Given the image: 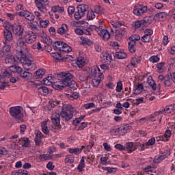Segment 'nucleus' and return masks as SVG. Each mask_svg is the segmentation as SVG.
<instances>
[{
	"label": "nucleus",
	"instance_id": "obj_1",
	"mask_svg": "<svg viewBox=\"0 0 175 175\" xmlns=\"http://www.w3.org/2000/svg\"><path fill=\"white\" fill-rule=\"evenodd\" d=\"M75 111L76 109L73 106L70 105H63L59 113H55L51 116V120L52 124L54 126H58L59 129H61L62 126H61L59 118H62V120L64 122H69L73 118Z\"/></svg>",
	"mask_w": 175,
	"mask_h": 175
},
{
	"label": "nucleus",
	"instance_id": "obj_2",
	"mask_svg": "<svg viewBox=\"0 0 175 175\" xmlns=\"http://www.w3.org/2000/svg\"><path fill=\"white\" fill-rule=\"evenodd\" d=\"M5 62L6 64L21 62L24 68L25 66L29 68L32 65V62H33V55L27 51H23L22 49L19 51L16 50L15 56L10 55L5 57Z\"/></svg>",
	"mask_w": 175,
	"mask_h": 175
},
{
	"label": "nucleus",
	"instance_id": "obj_3",
	"mask_svg": "<svg viewBox=\"0 0 175 175\" xmlns=\"http://www.w3.org/2000/svg\"><path fill=\"white\" fill-rule=\"evenodd\" d=\"M55 76L58 80L62 81L65 87H68V88H70L72 91L77 90L76 88L77 85L76 84V81L73 80V75H72V73L62 72L56 73Z\"/></svg>",
	"mask_w": 175,
	"mask_h": 175
},
{
	"label": "nucleus",
	"instance_id": "obj_4",
	"mask_svg": "<svg viewBox=\"0 0 175 175\" xmlns=\"http://www.w3.org/2000/svg\"><path fill=\"white\" fill-rule=\"evenodd\" d=\"M51 56L53 58V62H72L73 57L72 55H66L64 56L62 53H58V52H53L51 53Z\"/></svg>",
	"mask_w": 175,
	"mask_h": 175
},
{
	"label": "nucleus",
	"instance_id": "obj_5",
	"mask_svg": "<svg viewBox=\"0 0 175 175\" xmlns=\"http://www.w3.org/2000/svg\"><path fill=\"white\" fill-rule=\"evenodd\" d=\"M172 155V150L170 149H164L159 151V155L157 158V157H154L153 159L154 163H161L163 161H165L166 158H169Z\"/></svg>",
	"mask_w": 175,
	"mask_h": 175
},
{
	"label": "nucleus",
	"instance_id": "obj_6",
	"mask_svg": "<svg viewBox=\"0 0 175 175\" xmlns=\"http://www.w3.org/2000/svg\"><path fill=\"white\" fill-rule=\"evenodd\" d=\"M21 106H15L11 107L10 108V114L14 118H16V120H21L24 118V113L21 112Z\"/></svg>",
	"mask_w": 175,
	"mask_h": 175
},
{
	"label": "nucleus",
	"instance_id": "obj_7",
	"mask_svg": "<svg viewBox=\"0 0 175 175\" xmlns=\"http://www.w3.org/2000/svg\"><path fill=\"white\" fill-rule=\"evenodd\" d=\"M77 11L75 13V18L76 20H80L81 17L85 16V12L88 11V5L85 4H81L77 7Z\"/></svg>",
	"mask_w": 175,
	"mask_h": 175
},
{
	"label": "nucleus",
	"instance_id": "obj_8",
	"mask_svg": "<svg viewBox=\"0 0 175 175\" xmlns=\"http://www.w3.org/2000/svg\"><path fill=\"white\" fill-rule=\"evenodd\" d=\"M3 27H5L6 28H8L9 29H12L13 33L16 35V36H21L22 35H24V27H21V25H6L5 23L3 25Z\"/></svg>",
	"mask_w": 175,
	"mask_h": 175
},
{
	"label": "nucleus",
	"instance_id": "obj_9",
	"mask_svg": "<svg viewBox=\"0 0 175 175\" xmlns=\"http://www.w3.org/2000/svg\"><path fill=\"white\" fill-rule=\"evenodd\" d=\"M89 75L90 79H94V77H98V79H105V75H103V73L100 72V68H99V67L97 66L91 67Z\"/></svg>",
	"mask_w": 175,
	"mask_h": 175
},
{
	"label": "nucleus",
	"instance_id": "obj_10",
	"mask_svg": "<svg viewBox=\"0 0 175 175\" xmlns=\"http://www.w3.org/2000/svg\"><path fill=\"white\" fill-rule=\"evenodd\" d=\"M96 32H98V35L101 36L103 40H109L110 39V33L107 29H105V28L102 26L98 27L95 28Z\"/></svg>",
	"mask_w": 175,
	"mask_h": 175
},
{
	"label": "nucleus",
	"instance_id": "obj_11",
	"mask_svg": "<svg viewBox=\"0 0 175 175\" xmlns=\"http://www.w3.org/2000/svg\"><path fill=\"white\" fill-rule=\"evenodd\" d=\"M148 10L146 5L142 4H137L134 7L133 13L135 16H143Z\"/></svg>",
	"mask_w": 175,
	"mask_h": 175
},
{
	"label": "nucleus",
	"instance_id": "obj_12",
	"mask_svg": "<svg viewBox=\"0 0 175 175\" xmlns=\"http://www.w3.org/2000/svg\"><path fill=\"white\" fill-rule=\"evenodd\" d=\"M114 29L116 33H118V35H123L124 36V35L126 34V31H125V26L120 22H116L114 23Z\"/></svg>",
	"mask_w": 175,
	"mask_h": 175
},
{
	"label": "nucleus",
	"instance_id": "obj_13",
	"mask_svg": "<svg viewBox=\"0 0 175 175\" xmlns=\"http://www.w3.org/2000/svg\"><path fill=\"white\" fill-rule=\"evenodd\" d=\"M36 40V36L31 35L27 39L20 38L18 40L17 44H25V43H28L29 44H31L33 43Z\"/></svg>",
	"mask_w": 175,
	"mask_h": 175
},
{
	"label": "nucleus",
	"instance_id": "obj_14",
	"mask_svg": "<svg viewBox=\"0 0 175 175\" xmlns=\"http://www.w3.org/2000/svg\"><path fill=\"white\" fill-rule=\"evenodd\" d=\"M100 57H101V62H103V64H105L106 65H110V64L111 63V58H112V56L111 54H109L107 52L102 53Z\"/></svg>",
	"mask_w": 175,
	"mask_h": 175
},
{
	"label": "nucleus",
	"instance_id": "obj_15",
	"mask_svg": "<svg viewBox=\"0 0 175 175\" xmlns=\"http://www.w3.org/2000/svg\"><path fill=\"white\" fill-rule=\"evenodd\" d=\"M72 51V47L69 44H62V48L59 47L58 54L65 55V53H70Z\"/></svg>",
	"mask_w": 175,
	"mask_h": 175
},
{
	"label": "nucleus",
	"instance_id": "obj_16",
	"mask_svg": "<svg viewBox=\"0 0 175 175\" xmlns=\"http://www.w3.org/2000/svg\"><path fill=\"white\" fill-rule=\"evenodd\" d=\"M114 58L116 59H125L128 58V55L126 53L120 51H116L113 53Z\"/></svg>",
	"mask_w": 175,
	"mask_h": 175
},
{
	"label": "nucleus",
	"instance_id": "obj_17",
	"mask_svg": "<svg viewBox=\"0 0 175 175\" xmlns=\"http://www.w3.org/2000/svg\"><path fill=\"white\" fill-rule=\"evenodd\" d=\"M37 91L38 94L43 96H46V95H49V94H50V90H49V88L43 85H41L40 87L38 88Z\"/></svg>",
	"mask_w": 175,
	"mask_h": 175
},
{
	"label": "nucleus",
	"instance_id": "obj_18",
	"mask_svg": "<svg viewBox=\"0 0 175 175\" xmlns=\"http://www.w3.org/2000/svg\"><path fill=\"white\" fill-rule=\"evenodd\" d=\"M46 74V70L44 68H40L33 75V79H42L43 75Z\"/></svg>",
	"mask_w": 175,
	"mask_h": 175
},
{
	"label": "nucleus",
	"instance_id": "obj_19",
	"mask_svg": "<svg viewBox=\"0 0 175 175\" xmlns=\"http://www.w3.org/2000/svg\"><path fill=\"white\" fill-rule=\"evenodd\" d=\"M36 5L38 8V10H40L42 13H47V8H46L45 3H42V2L36 0Z\"/></svg>",
	"mask_w": 175,
	"mask_h": 175
},
{
	"label": "nucleus",
	"instance_id": "obj_20",
	"mask_svg": "<svg viewBox=\"0 0 175 175\" xmlns=\"http://www.w3.org/2000/svg\"><path fill=\"white\" fill-rule=\"evenodd\" d=\"M4 35H5V40H3V43L4 44H6V43H9L12 39H13V36L12 34V32L10 31H8V29L4 31Z\"/></svg>",
	"mask_w": 175,
	"mask_h": 175
},
{
	"label": "nucleus",
	"instance_id": "obj_21",
	"mask_svg": "<svg viewBox=\"0 0 175 175\" xmlns=\"http://www.w3.org/2000/svg\"><path fill=\"white\" fill-rule=\"evenodd\" d=\"M20 76L25 81H28L31 80L33 77L32 73H31L29 72H27L25 70H23V72L20 75Z\"/></svg>",
	"mask_w": 175,
	"mask_h": 175
},
{
	"label": "nucleus",
	"instance_id": "obj_22",
	"mask_svg": "<svg viewBox=\"0 0 175 175\" xmlns=\"http://www.w3.org/2000/svg\"><path fill=\"white\" fill-rule=\"evenodd\" d=\"M167 16V14H166V12H160V13L156 14L154 16L153 20L154 21H159V20H164V18H166Z\"/></svg>",
	"mask_w": 175,
	"mask_h": 175
},
{
	"label": "nucleus",
	"instance_id": "obj_23",
	"mask_svg": "<svg viewBox=\"0 0 175 175\" xmlns=\"http://www.w3.org/2000/svg\"><path fill=\"white\" fill-rule=\"evenodd\" d=\"M140 58H142V57H133L130 60V64L134 68H137V65L142 62V59Z\"/></svg>",
	"mask_w": 175,
	"mask_h": 175
},
{
	"label": "nucleus",
	"instance_id": "obj_24",
	"mask_svg": "<svg viewBox=\"0 0 175 175\" xmlns=\"http://www.w3.org/2000/svg\"><path fill=\"white\" fill-rule=\"evenodd\" d=\"M11 175H31L29 174V172L23 170V169H21L17 170H14L12 172Z\"/></svg>",
	"mask_w": 175,
	"mask_h": 175
},
{
	"label": "nucleus",
	"instance_id": "obj_25",
	"mask_svg": "<svg viewBox=\"0 0 175 175\" xmlns=\"http://www.w3.org/2000/svg\"><path fill=\"white\" fill-rule=\"evenodd\" d=\"M125 148L129 150V154H131V152H133L137 148L136 146H133V142H126Z\"/></svg>",
	"mask_w": 175,
	"mask_h": 175
},
{
	"label": "nucleus",
	"instance_id": "obj_26",
	"mask_svg": "<svg viewBox=\"0 0 175 175\" xmlns=\"http://www.w3.org/2000/svg\"><path fill=\"white\" fill-rule=\"evenodd\" d=\"M41 128L42 131L44 135H49L50 133V130H49V127L47 126V121L44 120L42 122H41Z\"/></svg>",
	"mask_w": 175,
	"mask_h": 175
},
{
	"label": "nucleus",
	"instance_id": "obj_27",
	"mask_svg": "<svg viewBox=\"0 0 175 175\" xmlns=\"http://www.w3.org/2000/svg\"><path fill=\"white\" fill-rule=\"evenodd\" d=\"M10 70L13 72L14 73H17L19 75V76L22 74V72L24 71L21 67L19 66H12L10 67Z\"/></svg>",
	"mask_w": 175,
	"mask_h": 175
},
{
	"label": "nucleus",
	"instance_id": "obj_28",
	"mask_svg": "<svg viewBox=\"0 0 175 175\" xmlns=\"http://www.w3.org/2000/svg\"><path fill=\"white\" fill-rule=\"evenodd\" d=\"M76 64L78 68H83V66H85V59L84 57H79L77 58Z\"/></svg>",
	"mask_w": 175,
	"mask_h": 175
},
{
	"label": "nucleus",
	"instance_id": "obj_29",
	"mask_svg": "<svg viewBox=\"0 0 175 175\" xmlns=\"http://www.w3.org/2000/svg\"><path fill=\"white\" fill-rule=\"evenodd\" d=\"M31 28L36 29L35 33H36V35H42L43 33V29H42V28L39 27L38 24L35 25L33 23H31Z\"/></svg>",
	"mask_w": 175,
	"mask_h": 175
},
{
	"label": "nucleus",
	"instance_id": "obj_30",
	"mask_svg": "<svg viewBox=\"0 0 175 175\" xmlns=\"http://www.w3.org/2000/svg\"><path fill=\"white\" fill-rule=\"evenodd\" d=\"M131 128H132V126L128 124H124L122 128L121 129L122 136H124V135L128 133V132H129V131H131Z\"/></svg>",
	"mask_w": 175,
	"mask_h": 175
},
{
	"label": "nucleus",
	"instance_id": "obj_31",
	"mask_svg": "<svg viewBox=\"0 0 175 175\" xmlns=\"http://www.w3.org/2000/svg\"><path fill=\"white\" fill-rule=\"evenodd\" d=\"M130 42H129L128 44H136V42L137 40H140V36L139 35H133L130 37Z\"/></svg>",
	"mask_w": 175,
	"mask_h": 175
},
{
	"label": "nucleus",
	"instance_id": "obj_32",
	"mask_svg": "<svg viewBox=\"0 0 175 175\" xmlns=\"http://www.w3.org/2000/svg\"><path fill=\"white\" fill-rule=\"evenodd\" d=\"M172 77H170V75H165V80L163 81L164 87H170L172 85Z\"/></svg>",
	"mask_w": 175,
	"mask_h": 175
},
{
	"label": "nucleus",
	"instance_id": "obj_33",
	"mask_svg": "<svg viewBox=\"0 0 175 175\" xmlns=\"http://www.w3.org/2000/svg\"><path fill=\"white\" fill-rule=\"evenodd\" d=\"M142 25H149L152 23V16H146L142 20Z\"/></svg>",
	"mask_w": 175,
	"mask_h": 175
},
{
	"label": "nucleus",
	"instance_id": "obj_34",
	"mask_svg": "<svg viewBox=\"0 0 175 175\" xmlns=\"http://www.w3.org/2000/svg\"><path fill=\"white\" fill-rule=\"evenodd\" d=\"M68 31V25L66 24H62L61 27L57 29V33L64 35Z\"/></svg>",
	"mask_w": 175,
	"mask_h": 175
},
{
	"label": "nucleus",
	"instance_id": "obj_35",
	"mask_svg": "<svg viewBox=\"0 0 175 175\" xmlns=\"http://www.w3.org/2000/svg\"><path fill=\"white\" fill-rule=\"evenodd\" d=\"M22 142H23V144H22V147L27 148L29 147V144L31 143V141L29 140V138L27 137H21Z\"/></svg>",
	"mask_w": 175,
	"mask_h": 175
},
{
	"label": "nucleus",
	"instance_id": "obj_36",
	"mask_svg": "<svg viewBox=\"0 0 175 175\" xmlns=\"http://www.w3.org/2000/svg\"><path fill=\"white\" fill-rule=\"evenodd\" d=\"M95 144V142H94L93 139H90L89 141V145H88L85 148V150L84 152H87V151L88 152H90V151H91V150H92V147H94Z\"/></svg>",
	"mask_w": 175,
	"mask_h": 175
},
{
	"label": "nucleus",
	"instance_id": "obj_37",
	"mask_svg": "<svg viewBox=\"0 0 175 175\" xmlns=\"http://www.w3.org/2000/svg\"><path fill=\"white\" fill-rule=\"evenodd\" d=\"M101 169L103 170H105L109 174H111L112 173H116V172H117V168L116 167H102Z\"/></svg>",
	"mask_w": 175,
	"mask_h": 175
},
{
	"label": "nucleus",
	"instance_id": "obj_38",
	"mask_svg": "<svg viewBox=\"0 0 175 175\" xmlns=\"http://www.w3.org/2000/svg\"><path fill=\"white\" fill-rule=\"evenodd\" d=\"M103 79L98 78V77H93L92 80V84L93 87H99V84H100V80Z\"/></svg>",
	"mask_w": 175,
	"mask_h": 175
},
{
	"label": "nucleus",
	"instance_id": "obj_39",
	"mask_svg": "<svg viewBox=\"0 0 175 175\" xmlns=\"http://www.w3.org/2000/svg\"><path fill=\"white\" fill-rule=\"evenodd\" d=\"M94 12L97 13V14H104L105 10L100 5H96L94 7Z\"/></svg>",
	"mask_w": 175,
	"mask_h": 175
},
{
	"label": "nucleus",
	"instance_id": "obj_40",
	"mask_svg": "<svg viewBox=\"0 0 175 175\" xmlns=\"http://www.w3.org/2000/svg\"><path fill=\"white\" fill-rule=\"evenodd\" d=\"M52 87H53V88H54V90H56L57 91H62V90H64V88H65L64 85H59V83L58 82H55L52 85Z\"/></svg>",
	"mask_w": 175,
	"mask_h": 175
},
{
	"label": "nucleus",
	"instance_id": "obj_41",
	"mask_svg": "<svg viewBox=\"0 0 175 175\" xmlns=\"http://www.w3.org/2000/svg\"><path fill=\"white\" fill-rule=\"evenodd\" d=\"M68 150L70 154H75V155L80 154V148H70L68 149Z\"/></svg>",
	"mask_w": 175,
	"mask_h": 175
},
{
	"label": "nucleus",
	"instance_id": "obj_42",
	"mask_svg": "<svg viewBox=\"0 0 175 175\" xmlns=\"http://www.w3.org/2000/svg\"><path fill=\"white\" fill-rule=\"evenodd\" d=\"M95 18V13L93 10H89L87 13V19L88 20H94Z\"/></svg>",
	"mask_w": 175,
	"mask_h": 175
},
{
	"label": "nucleus",
	"instance_id": "obj_43",
	"mask_svg": "<svg viewBox=\"0 0 175 175\" xmlns=\"http://www.w3.org/2000/svg\"><path fill=\"white\" fill-rule=\"evenodd\" d=\"M137 146L139 147L140 148L139 149V151L143 152L145 150H147L148 148V145L146 144V143H140L139 142L137 144Z\"/></svg>",
	"mask_w": 175,
	"mask_h": 175
},
{
	"label": "nucleus",
	"instance_id": "obj_44",
	"mask_svg": "<svg viewBox=\"0 0 175 175\" xmlns=\"http://www.w3.org/2000/svg\"><path fill=\"white\" fill-rule=\"evenodd\" d=\"M42 41L46 44H53V40H51L50 37L49 36L42 38Z\"/></svg>",
	"mask_w": 175,
	"mask_h": 175
},
{
	"label": "nucleus",
	"instance_id": "obj_45",
	"mask_svg": "<svg viewBox=\"0 0 175 175\" xmlns=\"http://www.w3.org/2000/svg\"><path fill=\"white\" fill-rule=\"evenodd\" d=\"M159 57L157 55H152L149 58V61L152 62V64H155L157 62H159Z\"/></svg>",
	"mask_w": 175,
	"mask_h": 175
},
{
	"label": "nucleus",
	"instance_id": "obj_46",
	"mask_svg": "<svg viewBox=\"0 0 175 175\" xmlns=\"http://www.w3.org/2000/svg\"><path fill=\"white\" fill-rule=\"evenodd\" d=\"M50 24V21L49 20L46 21H40V25L42 27V28H47V26Z\"/></svg>",
	"mask_w": 175,
	"mask_h": 175
},
{
	"label": "nucleus",
	"instance_id": "obj_47",
	"mask_svg": "<svg viewBox=\"0 0 175 175\" xmlns=\"http://www.w3.org/2000/svg\"><path fill=\"white\" fill-rule=\"evenodd\" d=\"M88 126V122H83L81 123V124L78 127L77 131H84V129L87 128Z\"/></svg>",
	"mask_w": 175,
	"mask_h": 175
},
{
	"label": "nucleus",
	"instance_id": "obj_48",
	"mask_svg": "<svg viewBox=\"0 0 175 175\" xmlns=\"http://www.w3.org/2000/svg\"><path fill=\"white\" fill-rule=\"evenodd\" d=\"M143 25V23L142 21H137L133 23V27L135 29L140 28Z\"/></svg>",
	"mask_w": 175,
	"mask_h": 175
},
{
	"label": "nucleus",
	"instance_id": "obj_49",
	"mask_svg": "<svg viewBox=\"0 0 175 175\" xmlns=\"http://www.w3.org/2000/svg\"><path fill=\"white\" fill-rule=\"evenodd\" d=\"M148 84L153 91H157V83H155V81L152 79L148 82Z\"/></svg>",
	"mask_w": 175,
	"mask_h": 175
},
{
	"label": "nucleus",
	"instance_id": "obj_50",
	"mask_svg": "<svg viewBox=\"0 0 175 175\" xmlns=\"http://www.w3.org/2000/svg\"><path fill=\"white\" fill-rule=\"evenodd\" d=\"M122 81H119L116 85V92H121L122 91Z\"/></svg>",
	"mask_w": 175,
	"mask_h": 175
},
{
	"label": "nucleus",
	"instance_id": "obj_51",
	"mask_svg": "<svg viewBox=\"0 0 175 175\" xmlns=\"http://www.w3.org/2000/svg\"><path fill=\"white\" fill-rule=\"evenodd\" d=\"M114 147L116 150H118L119 151H125V146L121 144H116Z\"/></svg>",
	"mask_w": 175,
	"mask_h": 175
},
{
	"label": "nucleus",
	"instance_id": "obj_52",
	"mask_svg": "<svg viewBox=\"0 0 175 175\" xmlns=\"http://www.w3.org/2000/svg\"><path fill=\"white\" fill-rule=\"evenodd\" d=\"M142 40L144 42V43H148L149 42H151V36L149 35H144L142 38Z\"/></svg>",
	"mask_w": 175,
	"mask_h": 175
},
{
	"label": "nucleus",
	"instance_id": "obj_53",
	"mask_svg": "<svg viewBox=\"0 0 175 175\" xmlns=\"http://www.w3.org/2000/svg\"><path fill=\"white\" fill-rule=\"evenodd\" d=\"M135 46H136L135 44H129L128 49H129V51H130L132 54L136 53V47H135Z\"/></svg>",
	"mask_w": 175,
	"mask_h": 175
},
{
	"label": "nucleus",
	"instance_id": "obj_54",
	"mask_svg": "<svg viewBox=\"0 0 175 175\" xmlns=\"http://www.w3.org/2000/svg\"><path fill=\"white\" fill-rule=\"evenodd\" d=\"M155 144V137H152L147 142H146V146H154Z\"/></svg>",
	"mask_w": 175,
	"mask_h": 175
},
{
	"label": "nucleus",
	"instance_id": "obj_55",
	"mask_svg": "<svg viewBox=\"0 0 175 175\" xmlns=\"http://www.w3.org/2000/svg\"><path fill=\"white\" fill-rule=\"evenodd\" d=\"M10 85H9V83H8V82L5 81H3L1 85H0V90L1 91H3L6 87H10Z\"/></svg>",
	"mask_w": 175,
	"mask_h": 175
},
{
	"label": "nucleus",
	"instance_id": "obj_56",
	"mask_svg": "<svg viewBox=\"0 0 175 175\" xmlns=\"http://www.w3.org/2000/svg\"><path fill=\"white\" fill-rule=\"evenodd\" d=\"M133 68L135 67L130 63L126 66L124 70L125 72H132V70H133Z\"/></svg>",
	"mask_w": 175,
	"mask_h": 175
},
{
	"label": "nucleus",
	"instance_id": "obj_57",
	"mask_svg": "<svg viewBox=\"0 0 175 175\" xmlns=\"http://www.w3.org/2000/svg\"><path fill=\"white\" fill-rule=\"evenodd\" d=\"M144 103V97H140L136 99V102L134 103V105L136 106H139L140 103Z\"/></svg>",
	"mask_w": 175,
	"mask_h": 175
},
{
	"label": "nucleus",
	"instance_id": "obj_58",
	"mask_svg": "<svg viewBox=\"0 0 175 175\" xmlns=\"http://www.w3.org/2000/svg\"><path fill=\"white\" fill-rule=\"evenodd\" d=\"M34 142H35L36 146H40V144L42 143V137L40 136L36 137L34 138Z\"/></svg>",
	"mask_w": 175,
	"mask_h": 175
},
{
	"label": "nucleus",
	"instance_id": "obj_59",
	"mask_svg": "<svg viewBox=\"0 0 175 175\" xmlns=\"http://www.w3.org/2000/svg\"><path fill=\"white\" fill-rule=\"evenodd\" d=\"M144 90V85L143 83H138L137 85L135 87V92L136 91H143Z\"/></svg>",
	"mask_w": 175,
	"mask_h": 175
},
{
	"label": "nucleus",
	"instance_id": "obj_60",
	"mask_svg": "<svg viewBox=\"0 0 175 175\" xmlns=\"http://www.w3.org/2000/svg\"><path fill=\"white\" fill-rule=\"evenodd\" d=\"M2 74H3V76H4V77H12V76H13V74L9 72L8 70H4Z\"/></svg>",
	"mask_w": 175,
	"mask_h": 175
},
{
	"label": "nucleus",
	"instance_id": "obj_61",
	"mask_svg": "<svg viewBox=\"0 0 175 175\" xmlns=\"http://www.w3.org/2000/svg\"><path fill=\"white\" fill-rule=\"evenodd\" d=\"M164 136L166 137V139H170L172 137V131L169 129L166 130L164 133Z\"/></svg>",
	"mask_w": 175,
	"mask_h": 175
},
{
	"label": "nucleus",
	"instance_id": "obj_62",
	"mask_svg": "<svg viewBox=\"0 0 175 175\" xmlns=\"http://www.w3.org/2000/svg\"><path fill=\"white\" fill-rule=\"evenodd\" d=\"M55 165H53V162L49 161L46 165V169L49 170H54Z\"/></svg>",
	"mask_w": 175,
	"mask_h": 175
},
{
	"label": "nucleus",
	"instance_id": "obj_63",
	"mask_svg": "<svg viewBox=\"0 0 175 175\" xmlns=\"http://www.w3.org/2000/svg\"><path fill=\"white\" fill-rule=\"evenodd\" d=\"M10 49H12L10 44H5L3 46V51H5V53H9V51H10Z\"/></svg>",
	"mask_w": 175,
	"mask_h": 175
},
{
	"label": "nucleus",
	"instance_id": "obj_64",
	"mask_svg": "<svg viewBox=\"0 0 175 175\" xmlns=\"http://www.w3.org/2000/svg\"><path fill=\"white\" fill-rule=\"evenodd\" d=\"M55 107V104L53 101H49V104L47 105L48 110H53Z\"/></svg>",
	"mask_w": 175,
	"mask_h": 175
}]
</instances>
